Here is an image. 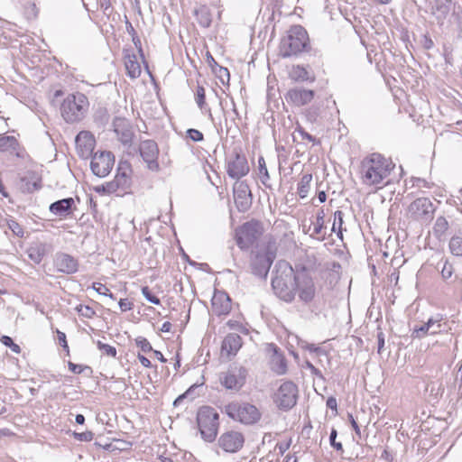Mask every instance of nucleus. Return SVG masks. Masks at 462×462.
Segmentation results:
<instances>
[{
    "instance_id": "1",
    "label": "nucleus",
    "mask_w": 462,
    "mask_h": 462,
    "mask_svg": "<svg viewBox=\"0 0 462 462\" xmlns=\"http://www.w3.org/2000/svg\"><path fill=\"white\" fill-rule=\"evenodd\" d=\"M274 273L272 288L275 295L286 302H291L296 294V273L291 265L283 260L276 263Z\"/></svg>"
},
{
    "instance_id": "2",
    "label": "nucleus",
    "mask_w": 462,
    "mask_h": 462,
    "mask_svg": "<svg viewBox=\"0 0 462 462\" xmlns=\"http://www.w3.org/2000/svg\"><path fill=\"white\" fill-rule=\"evenodd\" d=\"M311 51L308 32L300 24L291 25L279 45V55L283 59L297 57Z\"/></svg>"
},
{
    "instance_id": "3",
    "label": "nucleus",
    "mask_w": 462,
    "mask_h": 462,
    "mask_svg": "<svg viewBox=\"0 0 462 462\" xmlns=\"http://www.w3.org/2000/svg\"><path fill=\"white\" fill-rule=\"evenodd\" d=\"M394 164L382 154L374 152L361 162L363 182L366 185L380 184L387 178Z\"/></svg>"
},
{
    "instance_id": "4",
    "label": "nucleus",
    "mask_w": 462,
    "mask_h": 462,
    "mask_svg": "<svg viewBox=\"0 0 462 462\" xmlns=\"http://www.w3.org/2000/svg\"><path fill=\"white\" fill-rule=\"evenodd\" d=\"M89 102L86 95L80 92L69 94L60 103V111L66 123L81 121L88 109Z\"/></svg>"
},
{
    "instance_id": "5",
    "label": "nucleus",
    "mask_w": 462,
    "mask_h": 462,
    "mask_svg": "<svg viewBox=\"0 0 462 462\" xmlns=\"http://www.w3.org/2000/svg\"><path fill=\"white\" fill-rule=\"evenodd\" d=\"M231 420L238 421L244 425H254L262 418V412L259 409L247 402L233 401L222 409Z\"/></svg>"
},
{
    "instance_id": "6",
    "label": "nucleus",
    "mask_w": 462,
    "mask_h": 462,
    "mask_svg": "<svg viewBox=\"0 0 462 462\" xmlns=\"http://www.w3.org/2000/svg\"><path fill=\"white\" fill-rule=\"evenodd\" d=\"M197 424L201 438L207 442H213L218 432L219 414L211 406H202L197 412Z\"/></svg>"
},
{
    "instance_id": "7",
    "label": "nucleus",
    "mask_w": 462,
    "mask_h": 462,
    "mask_svg": "<svg viewBox=\"0 0 462 462\" xmlns=\"http://www.w3.org/2000/svg\"><path fill=\"white\" fill-rule=\"evenodd\" d=\"M298 397V386L292 381H286L273 394V401L279 410L288 411L297 404Z\"/></svg>"
},
{
    "instance_id": "8",
    "label": "nucleus",
    "mask_w": 462,
    "mask_h": 462,
    "mask_svg": "<svg viewBox=\"0 0 462 462\" xmlns=\"http://www.w3.org/2000/svg\"><path fill=\"white\" fill-rule=\"evenodd\" d=\"M261 234L262 226L259 221H247L236 230V245L240 249L246 250L258 240Z\"/></svg>"
},
{
    "instance_id": "9",
    "label": "nucleus",
    "mask_w": 462,
    "mask_h": 462,
    "mask_svg": "<svg viewBox=\"0 0 462 462\" xmlns=\"http://www.w3.org/2000/svg\"><path fill=\"white\" fill-rule=\"evenodd\" d=\"M248 371L242 365H231L219 374V381L226 390L238 392L245 384Z\"/></svg>"
},
{
    "instance_id": "10",
    "label": "nucleus",
    "mask_w": 462,
    "mask_h": 462,
    "mask_svg": "<svg viewBox=\"0 0 462 462\" xmlns=\"http://www.w3.org/2000/svg\"><path fill=\"white\" fill-rule=\"evenodd\" d=\"M296 291H298L299 299L305 304L311 302L315 298V282L305 267L296 272Z\"/></svg>"
},
{
    "instance_id": "11",
    "label": "nucleus",
    "mask_w": 462,
    "mask_h": 462,
    "mask_svg": "<svg viewBox=\"0 0 462 462\" xmlns=\"http://www.w3.org/2000/svg\"><path fill=\"white\" fill-rule=\"evenodd\" d=\"M276 257V253L272 248L267 247L263 251H259L251 260L252 273L263 279H266L269 270Z\"/></svg>"
},
{
    "instance_id": "12",
    "label": "nucleus",
    "mask_w": 462,
    "mask_h": 462,
    "mask_svg": "<svg viewBox=\"0 0 462 462\" xmlns=\"http://www.w3.org/2000/svg\"><path fill=\"white\" fill-rule=\"evenodd\" d=\"M115 164V155L110 151L97 152L91 157L90 169L94 175L104 178L107 176Z\"/></svg>"
},
{
    "instance_id": "13",
    "label": "nucleus",
    "mask_w": 462,
    "mask_h": 462,
    "mask_svg": "<svg viewBox=\"0 0 462 462\" xmlns=\"http://www.w3.org/2000/svg\"><path fill=\"white\" fill-rule=\"evenodd\" d=\"M435 208L428 198H419L412 201L409 208L408 213L413 220L427 223L433 218Z\"/></svg>"
},
{
    "instance_id": "14",
    "label": "nucleus",
    "mask_w": 462,
    "mask_h": 462,
    "mask_svg": "<svg viewBox=\"0 0 462 462\" xmlns=\"http://www.w3.org/2000/svg\"><path fill=\"white\" fill-rule=\"evenodd\" d=\"M138 150L148 170L153 172L161 171L158 162L159 147L155 141L150 139L142 141Z\"/></svg>"
},
{
    "instance_id": "15",
    "label": "nucleus",
    "mask_w": 462,
    "mask_h": 462,
    "mask_svg": "<svg viewBox=\"0 0 462 462\" xmlns=\"http://www.w3.org/2000/svg\"><path fill=\"white\" fill-rule=\"evenodd\" d=\"M236 208L245 213L250 209L253 203V195L246 181H236L233 187Z\"/></svg>"
},
{
    "instance_id": "16",
    "label": "nucleus",
    "mask_w": 462,
    "mask_h": 462,
    "mask_svg": "<svg viewBox=\"0 0 462 462\" xmlns=\"http://www.w3.org/2000/svg\"><path fill=\"white\" fill-rule=\"evenodd\" d=\"M250 171L246 157L240 152L235 150L233 157L227 162V175L236 181L247 175Z\"/></svg>"
},
{
    "instance_id": "17",
    "label": "nucleus",
    "mask_w": 462,
    "mask_h": 462,
    "mask_svg": "<svg viewBox=\"0 0 462 462\" xmlns=\"http://www.w3.org/2000/svg\"><path fill=\"white\" fill-rule=\"evenodd\" d=\"M245 443V437L238 431H226L218 439L219 447L226 452L236 453L239 451Z\"/></svg>"
},
{
    "instance_id": "18",
    "label": "nucleus",
    "mask_w": 462,
    "mask_h": 462,
    "mask_svg": "<svg viewBox=\"0 0 462 462\" xmlns=\"http://www.w3.org/2000/svg\"><path fill=\"white\" fill-rule=\"evenodd\" d=\"M78 154L82 159L93 156V151L96 145L94 135L88 131H81L75 139Z\"/></svg>"
},
{
    "instance_id": "19",
    "label": "nucleus",
    "mask_w": 462,
    "mask_h": 462,
    "mask_svg": "<svg viewBox=\"0 0 462 462\" xmlns=\"http://www.w3.org/2000/svg\"><path fill=\"white\" fill-rule=\"evenodd\" d=\"M18 188L23 193H32L42 188V174L36 171H27L20 177Z\"/></svg>"
},
{
    "instance_id": "20",
    "label": "nucleus",
    "mask_w": 462,
    "mask_h": 462,
    "mask_svg": "<svg viewBox=\"0 0 462 462\" xmlns=\"http://www.w3.org/2000/svg\"><path fill=\"white\" fill-rule=\"evenodd\" d=\"M113 128L117 139L124 145L130 146L133 142L134 131L131 123L123 117H115L113 120Z\"/></svg>"
},
{
    "instance_id": "21",
    "label": "nucleus",
    "mask_w": 462,
    "mask_h": 462,
    "mask_svg": "<svg viewBox=\"0 0 462 462\" xmlns=\"http://www.w3.org/2000/svg\"><path fill=\"white\" fill-rule=\"evenodd\" d=\"M315 97V91L303 88H293L287 91L285 99L296 106H302L310 103Z\"/></svg>"
},
{
    "instance_id": "22",
    "label": "nucleus",
    "mask_w": 462,
    "mask_h": 462,
    "mask_svg": "<svg viewBox=\"0 0 462 462\" xmlns=\"http://www.w3.org/2000/svg\"><path fill=\"white\" fill-rule=\"evenodd\" d=\"M54 264L60 273L66 274L75 273L79 269V262L72 255L65 253H57Z\"/></svg>"
},
{
    "instance_id": "23",
    "label": "nucleus",
    "mask_w": 462,
    "mask_h": 462,
    "mask_svg": "<svg viewBox=\"0 0 462 462\" xmlns=\"http://www.w3.org/2000/svg\"><path fill=\"white\" fill-rule=\"evenodd\" d=\"M211 305L216 315H226L231 310V299L226 292L216 291L211 299Z\"/></svg>"
},
{
    "instance_id": "24",
    "label": "nucleus",
    "mask_w": 462,
    "mask_h": 462,
    "mask_svg": "<svg viewBox=\"0 0 462 462\" xmlns=\"http://www.w3.org/2000/svg\"><path fill=\"white\" fill-rule=\"evenodd\" d=\"M242 346V337L236 333H230L225 337L222 345L221 352L230 357L236 356L237 351Z\"/></svg>"
},
{
    "instance_id": "25",
    "label": "nucleus",
    "mask_w": 462,
    "mask_h": 462,
    "mask_svg": "<svg viewBox=\"0 0 462 462\" xmlns=\"http://www.w3.org/2000/svg\"><path fill=\"white\" fill-rule=\"evenodd\" d=\"M51 245L37 242L32 244L27 250L28 257L34 263H40L43 257L51 251Z\"/></svg>"
},
{
    "instance_id": "26",
    "label": "nucleus",
    "mask_w": 462,
    "mask_h": 462,
    "mask_svg": "<svg viewBox=\"0 0 462 462\" xmlns=\"http://www.w3.org/2000/svg\"><path fill=\"white\" fill-rule=\"evenodd\" d=\"M21 145L16 137L13 135L0 136V152L15 155L18 158L22 157L20 153Z\"/></svg>"
},
{
    "instance_id": "27",
    "label": "nucleus",
    "mask_w": 462,
    "mask_h": 462,
    "mask_svg": "<svg viewBox=\"0 0 462 462\" xmlns=\"http://www.w3.org/2000/svg\"><path fill=\"white\" fill-rule=\"evenodd\" d=\"M131 171V164L128 162L121 161L119 162L117 173L113 180L118 184L120 189H125L129 187Z\"/></svg>"
},
{
    "instance_id": "28",
    "label": "nucleus",
    "mask_w": 462,
    "mask_h": 462,
    "mask_svg": "<svg viewBox=\"0 0 462 462\" xmlns=\"http://www.w3.org/2000/svg\"><path fill=\"white\" fill-rule=\"evenodd\" d=\"M75 205L72 198H66L51 203L49 207L50 211L55 216H67L71 213Z\"/></svg>"
},
{
    "instance_id": "29",
    "label": "nucleus",
    "mask_w": 462,
    "mask_h": 462,
    "mask_svg": "<svg viewBox=\"0 0 462 462\" xmlns=\"http://www.w3.org/2000/svg\"><path fill=\"white\" fill-rule=\"evenodd\" d=\"M271 370L278 375L284 374L287 372V360L279 352V348L276 346H274L273 355L271 358Z\"/></svg>"
},
{
    "instance_id": "30",
    "label": "nucleus",
    "mask_w": 462,
    "mask_h": 462,
    "mask_svg": "<svg viewBox=\"0 0 462 462\" xmlns=\"http://www.w3.org/2000/svg\"><path fill=\"white\" fill-rule=\"evenodd\" d=\"M430 336H434L448 331V326L446 321H443L442 316L437 314L429 319Z\"/></svg>"
},
{
    "instance_id": "31",
    "label": "nucleus",
    "mask_w": 462,
    "mask_h": 462,
    "mask_svg": "<svg viewBox=\"0 0 462 462\" xmlns=\"http://www.w3.org/2000/svg\"><path fill=\"white\" fill-rule=\"evenodd\" d=\"M325 213L323 209L319 210L317 214L316 223L314 224L313 233L310 237L317 238L319 241L326 239V233L322 234L323 229L326 228L324 222Z\"/></svg>"
},
{
    "instance_id": "32",
    "label": "nucleus",
    "mask_w": 462,
    "mask_h": 462,
    "mask_svg": "<svg viewBox=\"0 0 462 462\" xmlns=\"http://www.w3.org/2000/svg\"><path fill=\"white\" fill-rule=\"evenodd\" d=\"M125 69L127 71V75L131 79H137L141 75V66L139 62L137 61L136 56H127L125 61Z\"/></svg>"
},
{
    "instance_id": "33",
    "label": "nucleus",
    "mask_w": 462,
    "mask_h": 462,
    "mask_svg": "<svg viewBox=\"0 0 462 462\" xmlns=\"http://www.w3.org/2000/svg\"><path fill=\"white\" fill-rule=\"evenodd\" d=\"M196 20L199 24L204 28L210 26L212 22L211 13L208 8L203 6L195 10Z\"/></svg>"
},
{
    "instance_id": "34",
    "label": "nucleus",
    "mask_w": 462,
    "mask_h": 462,
    "mask_svg": "<svg viewBox=\"0 0 462 462\" xmlns=\"http://www.w3.org/2000/svg\"><path fill=\"white\" fill-rule=\"evenodd\" d=\"M118 189H120V188L118 187V184L114 180L105 182L93 188V190L99 195H109L115 193Z\"/></svg>"
},
{
    "instance_id": "35",
    "label": "nucleus",
    "mask_w": 462,
    "mask_h": 462,
    "mask_svg": "<svg viewBox=\"0 0 462 462\" xmlns=\"http://www.w3.org/2000/svg\"><path fill=\"white\" fill-rule=\"evenodd\" d=\"M429 319L426 322H422L420 325H414L411 329V337L415 339H421L427 336H430Z\"/></svg>"
},
{
    "instance_id": "36",
    "label": "nucleus",
    "mask_w": 462,
    "mask_h": 462,
    "mask_svg": "<svg viewBox=\"0 0 462 462\" xmlns=\"http://www.w3.org/2000/svg\"><path fill=\"white\" fill-rule=\"evenodd\" d=\"M312 180V175L311 174H304L300 181L298 184V194L301 199H304L307 197L310 189V182Z\"/></svg>"
},
{
    "instance_id": "37",
    "label": "nucleus",
    "mask_w": 462,
    "mask_h": 462,
    "mask_svg": "<svg viewBox=\"0 0 462 462\" xmlns=\"http://www.w3.org/2000/svg\"><path fill=\"white\" fill-rule=\"evenodd\" d=\"M291 78L296 81H308V80L313 81L314 80V78L310 79V74L307 71V69L300 65L293 67L292 71H291Z\"/></svg>"
},
{
    "instance_id": "38",
    "label": "nucleus",
    "mask_w": 462,
    "mask_h": 462,
    "mask_svg": "<svg viewBox=\"0 0 462 462\" xmlns=\"http://www.w3.org/2000/svg\"><path fill=\"white\" fill-rule=\"evenodd\" d=\"M258 170L262 183L268 189H271V185L268 184L270 175L265 164V160L263 156L258 158Z\"/></svg>"
},
{
    "instance_id": "39",
    "label": "nucleus",
    "mask_w": 462,
    "mask_h": 462,
    "mask_svg": "<svg viewBox=\"0 0 462 462\" xmlns=\"http://www.w3.org/2000/svg\"><path fill=\"white\" fill-rule=\"evenodd\" d=\"M450 253L455 256H462V236H454L448 243Z\"/></svg>"
},
{
    "instance_id": "40",
    "label": "nucleus",
    "mask_w": 462,
    "mask_h": 462,
    "mask_svg": "<svg viewBox=\"0 0 462 462\" xmlns=\"http://www.w3.org/2000/svg\"><path fill=\"white\" fill-rule=\"evenodd\" d=\"M441 264V270H440V273H441V276L444 280H447V279H449L453 273H454V268H453V265L448 262V259H441V261L438 263V268H439Z\"/></svg>"
},
{
    "instance_id": "41",
    "label": "nucleus",
    "mask_w": 462,
    "mask_h": 462,
    "mask_svg": "<svg viewBox=\"0 0 462 462\" xmlns=\"http://www.w3.org/2000/svg\"><path fill=\"white\" fill-rule=\"evenodd\" d=\"M452 4V0H441L436 3V11L442 16V18H446L450 12V6Z\"/></svg>"
},
{
    "instance_id": "42",
    "label": "nucleus",
    "mask_w": 462,
    "mask_h": 462,
    "mask_svg": "<svg viewBox=\"0 0 462 462\" xmlns=\"http://www.w3.org/2000/svg\"><path fill=\"white\" fill-rule=\"evenodd\" d=\"M448 223L444 217H439L434 224V233L437 236H442L448 229Z\"/></svg>"
},
{
    "instance_id": "43",
    "label": "nucleus",
    "mask_w": 462,
    "mask_h": 462,
    "mask_svg": "<svg viewBox=\"0 0 462 462\" xmlns=\"http://www.w3.org/2000/svg\"><path fill=\"white\" fill-rule=\"evenodd\" d=\"M94 118L96 123L105 126L109 122V114L106 108H99L95 113Z\"/></svg>"
},
{
    "instance_id": "44",
    "label": "nucleus",
    "mask_w": 462,
    "mask_h": 462,
    "mask_svg": "<svg viewBox=\"0 0 462 462\" xmlns=\"http://www.w3.org/2000/svg\"><path fill=\"white\" fill-rule=\"evenodd\" d=\"M195 100L198 106L202 110L206 107V94L205 88L202 86H198L195 93Z\"/></svg>"
},
{
    "instance_id": "45",
    "label": "nucleus",
    "mask_w": 462,
    "mask_h": 462,
    "mask_svg": "<svg viewBox=\"0 0 462 462\" xmlns=\"http://www.w3.org/2000/svg\"><path fill=\"white\" fill-rule=\"evenodd\" d=\"M97 348L102 351L105 355L108 356H111V357H116V349L115 346H112L108 344H105L101 341H97Z\"/></svg>"
},
{
    "instance_id": "46",
    "label": "nucleus",
    "mask_w": 462,
    "mask_h": 462,
    "mask_svg": "<svg viewBox=\"0 0 462 462\" xmlns=\"http://www.w3.org/2000/svg\"><path fill=\"white\" fill-rule=\"evenodd\" d=\"M76 310H77V312L79 313V316H82V317L87 318V319H91L96 314V312L93 310V308H91L88 305L79 304V306L76 307Z\"/></svg>"
},
{
    "instance_id": "47",
    "label": "nucleus",
    "mask_w": 462,
    "mask_h": 462,
    "mask_svg": "<svg viewBox=\"0 0 462 462\" xmlns=\"http://www.w3.org/2000/svg\"><path fill=\"white\" fill-rule=\"evenodd\" d=\"M213 71L216 73L217 77L221 80L223 84L228 82L230 79L229 70L222 66L216 67Z\"/></svg>"
},
{
    "instance_id": "48",
    "label": "nucleus",
    "mask_w": 462,
    "mask_h": 462,
    "mask_svg": "<svg viewBox=\"0 0 462 462\" xmlns=\"http://www.w3.org/2000/svg\"><path fill=\"white\" fill-rule=\"evenodd\" d=\"M135 345L140 347V349L144 352H152L154 350L151 345V343L143 337H138L135 338Z\"/></svg>"
},
{
    "instance_id": "49",
    "label": "nucleus",
    "mask_w": 462,
    "mask_h": 462,
    "mask_svg": "<svg viewBox=\"0 0 462 462\" xmlns=\"http://www.w3.org/2000/svg\"><path fill=\"white\" fill-rule=\"evenodd\" d=\"M0 341L5 346L10 347L13 352L16 354H19L21 352V347L17 344H15L13 338L10 337L9 336H2Z\"/></svg>"
},
{
    "instance_id": "50",
    "label": "nucleus",
    "mask_w": 462,
    "mask_h": 462,
    "mask_svg": "<svg viewBox=\"0 0 462 462\" xmlns=\"http://www.w3.org/2000/svg\"><path fill=\"white\" fill-rule=\"evenodd\" d=\"M142 294L149 302L154 305H159L161 303L160 299L151 291L148 286L142 288Z\"/></svg>"
},
{
    "instance_id": "51",
    "label": "nucleus",
    "mask_w": 462,
    "mask_h": 462,
    "mask_svg": "<svg viewBox=\"0 0 462 462\" xmlns=\"http://www.w3.org/2000/svg\"><path fill=\"white\" fill-rule=\"evenodd\" d=\"M343 216H344V213L341 211V210H337L335 213H334V221L337 224V236L340 238V239H343V234H342V231H343Z\"/></svg>"
},
{
    "instance_id": "52",
    "label": "nucleus",
    "mask_w": 462,
    "mask_h": 462,
    "mask_svg": "<svg viewBox=\"0 0 462 462\" xmlns=\"http://www.w3.org/2000/svg\"><path fill=\"white\" fill-rule=\"evenodd\" d=\"M73 437L75 439L79 441L88 442L91 441L94 438V433L90 430H87L85 432H74Z\"/></svg>"
},
{
    "instance_id": "53",
    "label": "nucleus",
    "mask_w": 462,
    "mask_h": 462,
    "mask_svg": "<svg viewBox=\"0 0 462 462\" xmlns=\"http://www.w3.org/2000/svg\"><path fill=\"white\" fill-rule=\"evenodd\" d=\"M186 134H187V137L191 139L193 142H201L204 139L203 134L197 129H193V128L188 129Z\"/></svg>"
},
{
    "instance_id": "54",
    "label": "nucleus",
    "mask_w": 462,
    "mask_h": 462,
    "mask_svg": "<svg viewBox=\"0 0 462 462\" xmlns=\"http://www.w3.org/2000/svg\"><path fill=\"white\" fill-rule=\"evenodd\" d=\"M337 432L335 429L331 430L329 435V442L332 448H334L337 451H343V446L341 442H337Z\"/></svg>"
},
{
    "instance_id": "55",
    "label": "nucleus",
    "mask_w": 462,
    "mask_h": 462,
    "mask_svg": "<svg viewBox=\"0 0 462 462\" xmlns=\"http://www.w3.org/2000/svg\"><path fill=\"white\" fill-rule=\"evenodd\" d=\"M9 228L18 237H23L24 235L23 228L22 226L14 220H11L8 223Z\"/></svg>"
},
{
    "instance_id": "56",
    "label": "nucleus",
    "mask_w": 462,
    "mask_h": 462,
    "mask_svg": "<svg viewBox=\"0 0 462 462\" xmlns=\"http://www.w3.org/2000/svg\"><path fill=\"white\" fill-rule=\"evenodd\" d=\"M68 366H69V369L72 373L78 374L83 373L85 370H89L90 372H92L91 367H89L88 365H77V364H74V363H72L70 361L69 362Z\"/></svg>"
},
{
    "instance_id": "57",
    "label": "nucleus",
    "mask_w": 462,
    "mask_h": 462,
    "mask_svg": "<svg viewBox=\"0 0 462 462\" xmlns=\"http://www.w3.org/2000/svg\"><path fill=\"white\" fill-rule=\"evenodd\" d=\"M198 387V385L195 383L191 385L184 393L179 395L173 402V405L176 407L178 406L185 398L191 395L194 390Z\"/></svg>"
},
{
    "instance_id": "58",
    "label": "nucleus",
    "mask_w": 462,
    "mask_h": 462,
    "mask_svg": "<svg viewBox=\"0 0 462 462\" xmlns=\"http://www.w3.org/2000/svg\"><path fill=\"white\" fill-rule=\"evenodd\" d=\"M57 336H58V339H59V342H60V346H62V348L64 350L67 351V355L69 356V346H68V343H67L65 333H63V332H61L60 330H57Z\"/></svg>"
},
{
    "instance_id": "59",
    "label": "nucleus",
    "mask_w": 462,
    "mask_h": 462,
    "mask_svg": "<svg viewBox=\"0 0 462 462\" xmlns=\"http://www.w3.org/2000/svg\"><path fill=\"white\" fill-rule=\"evenodd\" d=\"M92 288L100 295H105L108 293V288L105 284H102L100 282H94Z\"/></svg>"
},
{
    "instance_id": "60",
    "label": "nucleus",
    "mask_w": 462,
    "mask_h": 462,
    "mask_svg": "<svg viewBox=\"0 0 462 462\" xmlns=\"http://www.w3.org/2000/svg\"><path fill=\"white\" fill-rule=\"evenodd\" d=\"M120 310L125 312L133 309L134 304L126 299H121L118 302Z\"/></svg>"
},
{
    "instance_id": "61",
    "label": "nucleus",
    "mask_w": 462,
    "mask_h": 462,
    "mask_svg": "<svg viewBox=\"0 0 462 462\" xmlns=\"http://www.w3.org/2000/svg\"><path fill=\"white\" fill-rule=\"evenodd\" d=\"M306 366L307 368L310 369V373L313 374V375H316L317 377L320 378V379H324L323 377V374L322 373L320 372L319 369H318L317 367H315L310 361H307L306 362Z\"/></svg>"
},
{
    "instance_id": "62",
    "label": "nucleus",
    "mask_w": 462,
    "mask_h": 462,
    "mask_svg": "<svg viewBox=\"0 0 462 462\" xmlns=\"http://www.w3.org/2000/svg\"><path fill=\"white\" fill-rule=\"evenodd\" d=\"M303 347L309 349L310 352H315L317 355H327V352L320 348L319 346H316L314 344H306Z\"/></svg>"
},
{
    "instance_id": "63",
    "label": "nucleus",
    "mask_w": 462,
    "mask_h": 462,
    "mask_svg": "<svg viewBox=\"0 0 462 462\" xmlns=\"http://www.w3.org/2000/svg\"><path fill=\"white\" fill-rule=\"evenodd\" d=\"M132 42H133L134 45L135 46V48L138 50V52L140 53V55L143 58V51L142 48V42L137 34L132 37Z\"/></svg>"
},
{
    "instance_id": "64",
    "label": "nucleus",
    "mask_w": 462,
    "mask_h": 462,
    "mask_svg": "<svg viewBox=\"0 0 462 462\" xmlns=\"http://www.w3.org/2000/svg\"><path fill=\"white\" fill-rule=\"evenodd\" d=\"M291 439L287 442L278 443L276 448L279 449V452L283 455L291 447Z\"/></svg>"
}]
</instances>
